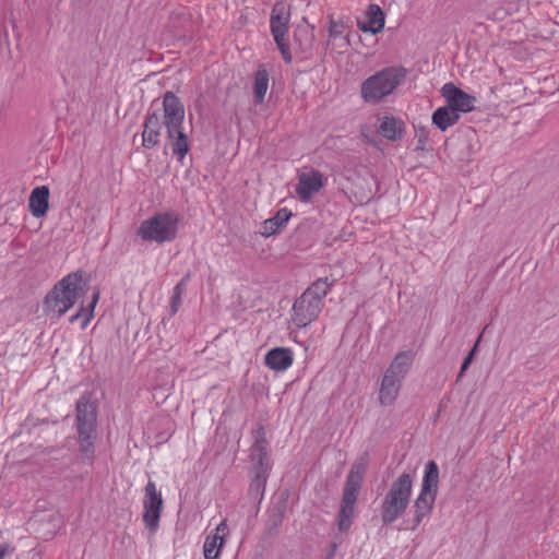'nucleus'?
I'll return each instance as SVG.
<instances>
[{
  "instance_id": "1",
  "label": "nucleus",
  "mask_w": 559,
  "mask_h": 559,
  "mask_svg": "<svg viewBox=\"0 0 559 559\" xmlns=\"http://www.w3.org/2000/svg\"><path fill=\"white\" fill-rule=\"evenodd\" d=\"M87 292V284L78 272L59 281L44 301V311L51 318H61Z\"/></svg>"
},
{
  "instance_id": "2",
  "label": "nucleus",
  "mask_w": 559,
  "mask_h": 559,
  "mask_svg": "<svg viewBox=\"0 0 559 559\" xmlns=\"http://www.w3.org/2000/svg\"><path fill=\"white\" fill-rule=\"evenodd\" d=\"M163 122L167 130L168 145L180 160L189 152L188 138L182 130L185 108L175 94L167 92L163 99Z\"/></svg>"
},
{
  "instance_id": "3",
  "label": "nucleus",
  "mask_w": 559,
  "mask_h": 559,
  "mask_svg": "<svg viewBox=\"0 0 559 559\" xmlns=\"http://www.w3.org/2000/svg\"><path fill=\"white\" fill-rule=\"evenodd\" d=\"M414 477L401 474L390 486L381 503V520L391 524L402 516L408 508L413 492Z\"/></svg>"
},
{
  "instance_id": "4",
  "label": "nucleus",
  "mask_w": 559,
  "mask_h": 559,
  "mask_svg": "<svg viewBox=\"0 0 559 559\" xmlns=\"http://www.w3.org/2000/svg\"><path fill=\"white\" fill-rule=\"evenodd\" d=\"M367 464V459L360 457L352 465V468L347 476L343 491L341 508L337 515V527L338 531L342 533L347 532L352 525L355 514V504L358 498L359 489L364 479Z\"/></svg>"
},
{
  "instance_id": "5",
  "label": "nucleus",
  "mask_w": 559,
  "mask_h": 559,
  "mask_svg": "<svg viewBox=\"0 0 559 559\" xmlns=\"http://www.w3.org/2000/svg\"><path fill=\"white\" fill-rule=\"evenodd\" d=\"M329 293L326 280H318L295 301L292 320L298 328L311 323L323 307V298Z\"/></svg>"
},
{
  "instance_id": "6",
  "label": "nucleus",
  "mask_w": 559,
  "mask_h": 559,
  "mask_svg": "<svg viewBox=\"0 0 559 559\" xmlns=\"http://www.w3.org/2000/svg\"><path fill=\"white\" fill-rule=\"evenodd\" d=\"M405 79L402 68H386L371 75L361 84V97L367 103H379L390 95Z\"/></svg>"
},
{
  "instance_id": "7",
  "label": "nucleus",
  "mask_w": 559,
  "mask_h": 559,
  "mask_svg": "<svg viewBox=\"0 0 559 559\" xmlns=\"http://www.w3.org/2000/svg\"><path fill=\"white\" fill-rule=\"evenodd\" d=\"M178 216L174 213H159L143 221L138 229V236L144 241L163 243L176 238Z\"/></svg>"
},
{
  "instance_id": "8",
  "label": "nucleus",
  "mask_w": 559,
  "mask_h": 559,
  "mask_svg": "<svg viewBox=\"0 0 559 559\" xmlns=\"http://www.w3.org/2000/svg\"><path fill=\"white\" fill-rule=\"evenodd\" d=\"M76 423L81 450L90 452L93 448L96 427V408L82 397L76 404Z\"/></svg>"
},
{
  "instance_id": "9",
  "label": "nucleus",
  "mask_w": 559,
  "mask_h": 559,
  "mask_svg": "<svg viewBox=\"0 0 559 559\" xmlns=\"http://www.w3.org/2000/svg\"><path fill=\"white\" fill-rule=\"evenodd\" d=\"M289 5L283 1L277 2L272 10L270 19L271 32L278 49L281 50L282 56L288 62L292 60L289 48L286 41V35L289 29Z\"/></svg>"
},
{
  "instance_id": "10",
  "label": "nucleus",
  "mask_w": 559,
  "mask_h": 559,
  "mask_svg": "<svg viewBox=\"0 0 559 559\" xmlns=\"http://www.w3.org/2000/svg\"><path fill=\"white\" fill-rule=\"evenodd\" d=\"M143 509V521L145 526L151 532H155L159 524L163 509V498L160 492L157 491L156 485L153 481H148L145 486Z\"/></svg>"
},
{
  "instance_id": "11",
  "label": "nucleus",
  "mask_w": 559,
  "mask_h": 559,
  "mask_svg": "<svg viewBox=\"0 0 559 559\" xmlns=\"http://www.w3.org/2000/svg\"><path fill=\"white\" fill-rule=\"evenodd\" d=\"M349 33L350 27L345 20L329 16L326 48L337 53L345 52L350 46Z\"/></svg>"
},
{
  "instance_id": "12",
  "label": "nucleus",
  "mask_w": 559,
  "mask_h": 559,
  "mask_svg": "<svg viewBox=\"0 0 559 559\" xmlns=\"http://www.w3.org/2000/svg\"><path fill=\"white\" fill-rule=\"evenodd\" d=\"M441 94L447 104L456 112H469L474 110L476 97L455 86L453 83H447L441 88Z\"/></svg>"
},
{
  "instance_id": "13",
  "label": "nucleus",
  "mask_w": 559,
  "mask_h": 559,
  "mask_svg": "<svg viewBox=\"0 0 559 559\" xmlns=\"http://www.w3.org/2000/svg\"><path fill=\"white\" fill-rule=\"evenodd\" d=\"M229 535L227 521L224 519L221 523L205 537L203 544L204 559H219L221 551L224 547L226 537Z\"/></svg>"
},
{
  "instance_id": "14",
  "label": "nucleus",
  "mask_w": 559,
  "mask_h": 559,
  "mask_svg": "<svg viewBox=\"0 0 559 559\" xmlns=\"http://www.w3.org/2000/svg\"><path fill=\"white\" fill-rule=\"evenodd\" d=\"M323 187V176L321 173L311 170L301 173L298 176V185L296 193L298 198L305 202H309L313 194L319 192Z\"/></svg>"
},
{
  "instance_id": "15",
  "label": "nucleus",
  "mask_w": 559,
  "mask_h": 559,
  "mask_svg": "<svg viewBox=\"0 0 559 559\" xmlns=\"http://www.w3.org/2000/svg\"><path fill=\"white\" fill-rule=\"evenodd\" d=\"M414 356L411 350L399 353L385 370L384 376L402 382L413 364Z\"/></svg>"
},
{
  "instance_id": "16",
  "label": "nucleus",
  "mask_w": 559,
  "mask_h": 559,
  "mask_svg": "<svg viewBox=\"0 0 559 559\" xmlns=\"http://www.w3.org/2000/svg\"><path fill=\"white\" fill-rule=\"evenodd\" d=\"M436 497L419 492L414 501V515L407 528L416 530L433 509Z\"/></svg>"
},
{
  "instance_id": "17",
  "label": "nucleus",
  "mask_w": 559,
  "mask_h": 559,
  "mask_svg": "<svg viewBox=\"0 0 559 559\" xmlns=\"http://www.w3.org/2000/svg\"><path fill=\"white\" fill-rule=\"evenodd\" d=\"M293 353L288 348L277 347L271 349L265 356V364L275 371H284L293 364Z\"/></svg>"
},
{
  "instance_id": "18",
  "label": "nucleus",
  "mask_w": 559,
  "mask_h": 559,
  "mask_svg": "<svg viewBox=\"0 0 559 559\" xmlns=\"http://www.w3.org/2000/svg\"><path fill=\"white\" fill-rule=\"evenodd\" d=\"M404 122L392 116H384L379 120V133L390 141L402 139L404 133Z\"/></svg>"
},
{
  "instance_id": "19",
  "label": "nucleus",
  "mask_w": 559,
  "mask_h": 559,
  "mask_svg": "<svg viewBox=\"0 0 559 559\" xmlns=\"http://www.w3.org/2000/svg\"><path fill=\"white\" fill-rule=\"evenodd\" d=\"M402 388V382L384 376L381 381L379 390V403L382 406H391L395 403L399 397Z\"/></svg>"
},
{
  "instance_id": "20",
  "label": "nucleus",
  "mask_w": 559,
  "mask_h": 559,
  "mask_svg": "<svg viewBox=\"0 0 559 559\" xmlns=\"http://www.w3.org/2000/svg\"><path fill=\"white\" fill-rule=\"evenodd\" d=\"M160 129V117L156 112L150 115L145 121L144 130L142 133L143 145L145 147L151 148L158 144Z\"/></svg>"
},
{
  "instance_id": "21",
  "label": "nucleus",
  "mask_w": 559,
  "mask_h": 559,
  "mask_svg": "<svg viewBox=\"0 0 559 559\" xmlns=\"http://www.w3.org/2000/svg\"><path fill=\"white\" fill-rule=\"evenodd\" d=\"M49 189L46 186L35 188L29 195V211L35 217L44 216L48 211Z\"/></svg>"
},
{
  "instance_id": "22",
  "label": "nucleus",
  "mask_w": 559,
  "mask_h": 559,
  "mask_svg": "<svg viewBox=\"0 0 559 559\" xmlns=\"http://www.w3.org/2000/svg\"><path fill=\"white\" fill-rule=\"evenodd\" d=\"M367 14L368 21L359 22V28L365 33L371 34H377L381 32L384 27V15L381 9L376 4H371L368 9Z\"/></svg>"
},
{
  "instance_id": "23",
  "label": "nucleus",
  "mask_w": 559,
  "mask_h": 559,
  "mask_svg": "<svg viewBox=\"0 0 559 559\" xmlns=\"http://www.w3.org/2000/svg\"><path fill=\"white\" fill-rule=\"evenodd\" d=\"M292 216V213L289 210L287 209H281L280 211H277V213L275 214V216L269 218V219H265L263 223H262V226H261V234L264 236V237H270L272 235H274L275 233H277L282 227L285 226V224L288 222V219L290 218Z\"/></svg>"
},
{
  "instance_id": "24",
  "label": "nucleus",
  "mask_w": 559,
  "mask_h": 559,
  "mask_svg": "<svg viewBox=\"0 0 559 559\" xmlns=\"http://www.w3.org/2000/svg\"><path fill=\"white\" fill-rule=\"evenodd\" d=\"M439 484V469L433 461L428 462L425 469V475L421 483V493L431 495L437 497Z\"/></svg>"
},
{
  "instance_id": "25",
  "label": "nucleus",
  "mask_w": 559,
  "mask_h": 559,
  "mask_svg": "<svg viewBox=\"0 0 559 559\" xmlns=\"http://www.w3.org/2000/svg\"><path fill=\"white\" fill-rule=\"evenodd\" d=\"M460 119V115L456 114L449 105L439 107L432 114V122L442 131L455 124Z\"/></svg>"
},
{
  "instance_id": "26",
  "label": "nucleus",
  "mask_w": 559,
  "mask_h": 559,
  "mask_svg": "<svg viewBox=\"0 0 559 559\" xmlns=\"http://www.w3.org/2000/svg\"><path fill=\"white\" fill-rule=\"evenodd\" d=\"M98 300H99V292L95 290L93 293L91 302L87 306H81L78 313L73 314L70 318V322L74 323L79 319H82L81 326H82V329H85L87 326V324L90 323V321L92 320V318L94 317V309H95V306L98 302Z\"/></svg>"
},
{
  "instance_id": "27",
  "label": "nucleus",
  "mask_w": 559,
  "mask_h": 559,
  "mask_svg": "<svg viewBox=\"0 0 559 559\" xmlns=\"http://www.w3.org/2000/svg\"><path fill=\"white\" fill-rule=\"evenodd\" d=\"M269 88V73L260 67L254 75L253 93L258 103H263Z\"/></svg>"
},
{
  "instance_id": "28",
  "label": "nucleus",
  "mask_w": 559,
  "mask_h": 559,
  "mask_svg": "<svg viewBox=\"0 0 559 559\" xmlns=\"http://www.w3.org/2000/svg\"><path fill=\"white\" fill-rule=\"evenodd\" d=\"M267 479V472L265 468L257 467L254 471V476L251 480L249 490L251 493L255 496H261L265 489Z\"/></svg>"
},
{
  "instance_id": "29",
  "label": "nucleus",
  "mask_w": 559,
  "mask_h": 559,
  "mask_svg": "<svg viewBox=\"0 0 559 559\" xmlns=\"http://www.w3.org/2000/svg\"><path fill=\"white\" fill-rule=\"evenodd\" d=\"M266 456L267 452L265 445L262 442H257L251 449L253 471H255L257 467H262L267 471Z\"/></svg>"
},
{
  "instance_id": "30",
  "label": "nucleus",
  "mask_w": 559,
  "mask_h": 559,
  "mask_svg": "<svg viewBox=\"0 0 559 559\" xmlns=\"http://www.w3.org/2000/svg\"><path fill=\"white\" fill-rule=\"evenodd\" d=\"M190 274H186L181 281L175 286L171 297V312L176 313L181 305V296L185 293L186 283Z\"/></svg>"
},
{
  "instance_id": "31",
  "label": "nucleus",
  "mask_w": 559,
  "mask_h": 559,
  "mask_svg": "<svg viewBox=\"0 0 559 559\" xmlns=\"http://www.w3.org/2000/svg\"><path fill=\"white\" fill-rule=\"evenodd\" d=\"M476 347H477V344L474 346V348L468 354V356L464 359L462 367H461L460 376L465 372V370L468 368L469 364L472 362Z\"/></svg>"
},
{
  "instance_id": "32",
  "label": "nucleus",
  "mask_w": 559,
  "mask_h": 559,
  "mask_svg": "<svg viewBox=\"0 0 559 559\" xmlns=\"http://www.w3.org/2000/svg\"><path fill=\"white\" fill-rule=\"evenodd\" d=\"M14 548L9 544H0V559H4L8 555H11Z\"/></svg>"
}]
</instances>
